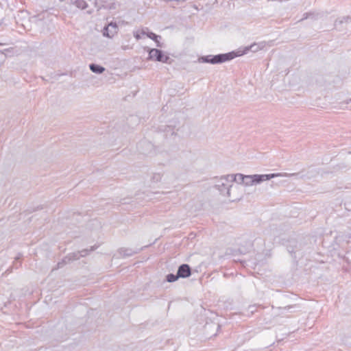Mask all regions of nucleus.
Instances as JSON below:
<instances>
[{
    "instance_id": "2",
    "label": "nucleus",
    "mask_w": 351,
    "mask_h": 351,
    "mask_svg": "<svg viewBox=\"0 0 351 351\" xmlns=\"http://www.w3.org/2000/svg\"><path fill=\"white\" fill-rule=\"evenodd\" d=\"M234 58V53L230 52L224 54H219L217 56H206L198 58L199 62L218 64L230 60Z\"/></svg>"
},
{
    "instance_id": "1",
    "label": "nucleus",
    "mask_w": 351,
    "mask_h": 351,
    "mask_svg": "<svg viewBox=\"0 0 351 351\" xmlns=\"http://www.w3.org/2000/svg\"><path fill=\"white\" fill-rule=\"evenodd\" d=\"M271 177H220L217 186L220 193L231 198V191L236 188L235 184L252 186L260 184Z\"/></svg>"
},
{
    "instance_id": "6",
    "label": "nucleus",
    "mask_w": 351,
    "mask_h": 351,
    "mask_svg": "<svg viewBox=\"0 0 351 351\" xmlns=\"http://www.w3.org/2000/svg\"><path fill=\"white\" fill-rule=\"evenodd\" d=\"M178 276L179 278H187L191 275V268L186 264L180 265L178 268Z\"/></svg>"
},
{
    "instance_id": "17",
    "label": "nucleus",
    "mask_w": 351,
    "mask_h": 351,
    "mask_svg": "<svg viewBox=\"0 0 351 351\" xmlns=\"http://www.w3.org/2000/svg\"><path fill=\"white\" fill-rule=\"evenodd\" d=\"M350 101H351V99H350Z\"/></svg>"
},
{
    "instance_id": "3",
    "label": "nucleus",
    "mask_w": 351,
    "mask_h": 351,
    "mask_svg": "<svg viewBox=\"0 0 351 351\" xmlns=\"http://www.w3.org/2000/svg\"><path fill=\"white\" fill-rule=\"evenodd\" d=\"M267 43L263 41L258 43H253L248 47H245L242 51H239L237 53H234V57L240 56L247 53L249 51L252 52H257L261 50H263L267 47Z\"/></svg>"
},
{
    "instance_id": "15",
    "label": "nucleus",
    "mask_w": 351,
    "mask_h": 351,
    "mask_svg": "<svg viewBox=\"0 0 351 351\" xmlns=\"http://www.w3.org/2000/svg\"><path fill=\"white\" fill-rule=\"evenodd\" d=\"M80 256H84L86 254V250H83V251L80 252Z\"/></svg>"
},
{
    "instance_id": "7",
    "label": "nucleus",
    "mask_w": 351,
    "mask_h": 351,
    "mask_svg": "<svg viewBox=\"0 0 351 351\" xmlns=\"http://www.w3.org/2000/svg\"><path fill=\"white\" fill-rule=\"evenodd\" d=\"M141 34L146 35L148 38L153 40H156L157 38H161L160 36L156 35L154 33L149 32L148 28H143L141 29Z\"/></svg>"
},
{
    "instance_id": "14",
    "label": "nucleus",
    "mask_w": 351,
    "mask_h": 351,
    "mask_svg": "<svg viewBox=\"0 0 351 351\" xmlns=\"http://www.w3.org/2000/svg\"><path fill=\"white\" fill-rule=\"evenodd\" d=\"M109 9H115L116 8V4L114 3H112L108 7Z\"/></svg>"
},
{
    "instance_id": "9",
    "label": "nucleus",
    "mask_w": 351,
    "mask_h": 351,
    "mask_svg": "<svg viewBox=\"0 0 351 351\" xmlns=\"http://www.w3.org/2000/svg\"><path fill=\"white\" fill-rule=\"evenodd\" d=\"M178 278H179V277H178V274L174 275V274H170L167 276V280L169 282H175Z\"/></svg>"
},
{
    "instance_id": "12",
    "label": "nucleus",
    "mask_w": 351,
    "mask_h": 351,
    "mask_svg": "<svg viewBox=\"0 0 351 351\" xmlns=\"http://www.w3.org/2000/svg\"><path fill=\"white\" fill-rule=\"evenodd\" d=\"M254 176H258V174H254ZM259 176H282L281 173H270V174H259ZM283 176H295V173H285Z\"/></svg>"
},
{
    "instance_id": "8",
    "label": "nucleus",
    "mask_w": 351,
    "mask_h": 351,
    "mask_svg": "<svg viewBox=\"0 0 351 351\" xmlns=\"http://www.w3.org/2000/svg\"><path fill=\"white\" fill-rule=\"evenodd\" d=\"M89 67L92 72L97 74L102 73L105 71L104 67L98 64H90Z\"/></svg>"
},
{
    "instance_id": "5",
    "label": "nucleus",
    "mask_w": 351,
    "mask_h": 351,
    "mask_svg": "<svg viewBox=\"0 0 351 351\" xmlns=\"http://www.w3.org/2000/svg\"><path fill=\"white\" fill-rule=\"evenodd\" d=\"M117 25L115 23H110L104 27L103 35L111 38L117 33Z\"/></svg>"
},
{
    "instance_id": "13",
    "label": "nucleus",
    "mask_w": 351,
    "mask_h": 351,
    "mask_svg": "<svg viewBox=\"0 0 351 351\" xmlns=\"http://www.w3.org/2000/svg\"><path fill=\"white\" fill-rule=\"evenodd\" d=\"M161 38H157L156 40H154L156 44V47H162V43H160V40Z\"/></svg>"
},
{
    "instance_id": "4",
    "label": "nucleus",
    "mask_w": 351,
    "mask_h": 351,
    "mask_svg": "<svg viewBox=\"0 0 351 351\" xmlns=\"http://www.w3.org/2000/svg\"><path fill=\"white\" fill-rule=\"evenodd\" d=\"M149 59L162 62H167L169 60V57L163 55L160 50L152 49L149 51Z\"/></svg>"
},
{
    "instance_id": "16",
    "label": "nucleus",
    "mask_w": 351,
    "mask_h": 351,
    "mask_svg": "<svg viewBox=\"0 0 351 351\" xmlns=\"http://www.w3.org/2000/svg\"><path fill=\"white\" fill-rule=\"evenodd\" d=\"M234 176H244L243 174L242 173H236L234 174Z\"/></svg>"
},
{
    "instance_id": "11",
    "label": "nucleus",
    "mask_w": 351,
    "mask_h": 351,
    "mask_svg": "<svg viewBox=\"0 0 351 351\" xmlns=\"http://www.w3.org/2000/svg\"><path fill=\"white\" fill-rule=\"evenodd\" d=\"M133 35L135 37V38L138 40L143 38V34H141V30H136L133 32Z\"/></svg>"
},
{
    "instance_id": "10",
    "label": "nucleus",
    "mask_w": 351,
    "mask_h": 351,
    "mask_svg": "<svg viewBox=\"0 0 351 351\" xmlns=\"http://www.w3.org/2000/svg\"><path fill=\"white\" fill-rule=\"evenodd\" d=\"M119 252L121 256H131L132 255V252L130 250L120 249Z\"/></svg>"
}]
</instances>
